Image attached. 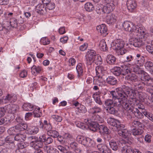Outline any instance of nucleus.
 I'll return each mask as SVG.
<instances>
[{"instance_id": "obj_31", "label": "nucleus", "mask_w": 153, "mask_h": 153, "mask_svg": "<svg viewBox=\"0 0 153 153\" xmlns=\"http://www.w3.org/2000/svg\"><path fill=\"white\" fill-rule=\"evenodd\" d=\"M95 70L97 75L99 74H101L102 75H104V73L106 70V68L102 66H98L96 68Z\"/></svg>"}, {"instance_id": "obj_21", "label": "nucleus", "mask_w": 153, "mask_h": 153, "mask_svg": "<svg viewBox=\"0 0 153 153\" xmlns=\"http://www.w3.org/2000/svg\"><path fill=\"white\" fill-rule=\"evenodd\" d=\"M27 133L30 135L36 134L39 130L38 127L35 126H27Z\"/></svg>"}, {"instance_id": "obj_39", "label": "nucleus", "mask_w": 153, "mask_h": 153, "mask_svg": "<svg viewBox=\"0 0 153 153\" xmlns=\"http://www.w3.org/2000/svg\"><path fill=\"white\" fill-rule=\"evenodd\" d=\"M33 106L31 104L26 103L24 104L22 106L23 109L25 111H32L33 108Z\"/></svg>"}, {"instance_id": "obj_42", "label": "nucleus", "mask_w": 153, "mask_h": 153, "mask_svg": "<svg viewBox=\"0 0 153 153\" xmlns=\"http://www.w3.org/2000/svg\"><path fill=\"white\" fill-rule=\"evenodd\" d=\"M62 138L67 140L68 143H69V141H73L74 140L73 137L68 133H65L63 135Z\"/></svg>"}, {"instance_id": "obj_36", "label": "nucleus", "mask_w": 153, "mask_h": 153, "mask_svg": "<svg viewBox=\"0 0 153 153\" xmlns=\"http://www.w3.org/2000/svg\"><path fill=\"white\" fill-rule=\"evenodd\" d=\"M108 113L112 114L114 115L117 113V110L116 107L114 106L112 107H110L106 109Z\"/></svg>"}, {"instance_id": "obj_32", "label": "nucleus", "mask_w": 153, "mask_h": 153, "mask_svg": "<svg viewBox=\"0 0 153 153\" xmlns=\"http://www.w3.org/2000/svg\"><path fill=\"white\" fill-rule=\"evenodd\" d=\"M106 61L108 64L110 65L114 64L116 61V58L113 55H109L107 56Z\"/></svg>"}, {"instance_id": "obj_10", "label": "nucleus", "mask_w": 153, "mask_h": 153, "mask_svg": "<svg viewBox=\"0 0 153 153\" xmlns=\"http://www.w3.org/2000/svg\"><path fill=\"white\" fill-rule=\"evenodd\" d=\"M126 145L123 146L122 149V153H133L134 149L133 148L127 144H130L131 143V141H127L125 142Z\"/></svg>"}, {"instance_id": "obj_7", "label": "nucleus", "mask_w": 153, "mask_h": 153, "mask_svg": "<svg viewBox=\"0 0 153 153\" xmlns=\"http://www.w3.org/2000/svg\"><path fill=\"white\" fill-rule=\"evenodd\" d=\"M144 34L143 37L140 38L138 36L134 35V38L131 39L130 42V44L133 45L135 47H140L144 43L142 39H144L145 37V32L144 31Z\"/></svg>"}, {"instance_id": "obj_57", "label": "nucleus", "mask_w": 153, "mask_h": 153, "mask_svg": "<svg viewBox=\"0 0 153 153\" xmlns=\"http://www.w3.org/2000/svg\"><path fill=\"white\" fill-rule=\"evenodd\" d=\"M48 153H59V152L56 149L52 147L48 148L47 151Z\"/></svg>"}, {"instance_id": "obj_30", "label": "nucleus", "mask_w": 153, "mask_h": 153, "mask_svg": "<svg viewBox=\"0 0 153 153\" xmlns=\"http://www.w3.org/2000/svg\"><path fill=\"white\" fill-rule=\"evenodd\" d=\"M99 47L100 49L104 51H107L108 49L105 41L104 39H102L100 42Z\"/></svg>"}, {"instance_id": "obj_13", "label": "nucleus", "mask_w": 153, "mask_h": 153, "mask_svg": "<svg viewBox=\"0 0 153 153\" xmlns=\"http://www.w3.org/2000/svg\"><path fill=\"white\" fill-rule=\"evenodd\" d=\"M17 100V97L15 94H7L4 99L5 103L15 102Z\"/></svg>"}, {"instance_id": "obj_49", "label": "nucleus", "mask_w": 153, "mask_h": 153, "mask_svg": "<svg viewBox=\"0 0 153 153\" xmlns=\"http://www.w3.org/2000/svg\"><path fill=\"white\" fill-rule=\"evenodd\" d=\"M110 147L114 150L116 151L118 149V146L116 142L112 140L109 142Z\"/></svg>"}, {"instance_id": "obj_55", "label": "nucleus", "mask_w": 153, "mask_h": 153, "mask_svg": "<svg viewBox=\"0 0 153 153\" xmlns=\"http://www.w3.org/2000/svg\"><path fill=\"white\" fill-rule=\"evenodd\" d=\"M14 137L10 135L7 136L5 139V141L7 144H9L13 142Z\"/></svg>"}, {"instance_id": "obj_64", "label": "nucleus", "mask_w": 153, "mask_h": 153, "mask_svg": "<svg viewBox=\"0 0 153 153\" xmlns=\"http://www.w3.org/2000/svg\"><path fill=\"white\" fill-rule=\"evenodd\" d=\"M16 132V129H15V127L10 128L8 130V133L11 135L15 134V132Z\"/></svg>"}, {"instance_id": "obj_56", "label": "nucleus", "mask_w": 153, "mask_h": 153, "mask_svg": "<svg viewBox=\"0 0 153 153\" xmlns=\"http://www.w3.org/2000/svg\"><path fill=\"white\" fill-rule=\"evenodd\" d=\"M52 117L55 121L59 122H60L62 119V117L56 115H52Z\"/></svg>"}, {"instance_id": "obj_18", "label": "nucleus", "mask_w": 153, "mask_h": 153, "mask_svg": "<svg viewBox=\"0 0 153 153\" xmlns=\"http://www.w3.org/2000/svg\"><path fill=\"white\" fill-rule=\"evenodd\" d=\"M7 109L8 113L14 114L18 110L19 107L16 105L9 104L7 106Z\"/></svg>"}, {"instance_id": "obj_23", "label": "nucleus", "mask_w": 153, "mask_h": 153, "mask_svg": "<svg viewBox=\"0 0 153 153\" xmlns=\"http://www.w3.org/2000/svg\"><path fill=\"white\" fill-rule=\"evenodd\" d=\"M134 85L136 89L141 90L144 88L145 84L144 82L138 80L134 82Z\"/></svg>"}, {"instance_id": "obj_38", "label": "nucleus", "mask_w": 153, "mask_h": 153, "mask_svg": "<svg viewBox=\"0 0 153 153\" xmlns=\"http://www.w3.org/2000/svg\"><path fill=\"white\" fill-rule=\"evenodd\" d=\"M105 108L107 109L110 107H112L114 106L113 100L107 99L105 100Z\"/></svg>"}, {"instance_id": "obj_52", "label": "nucleus", "mask_w": 153, "mask_h": 153, "mask_svg": "<svg viewBox=\"0 0 153 153\" xmlns=\"http://www.w3.org/2000/svg\"><path fill=\"white\" fill-rule=\"evenodd\" d=\"M50 42V40L46 37H42L40 40L41 43L44 45H48Z\"/></svg>"}, {"instance_id": "obj_63", "label": "nucleus", "mask_w": 153, "mask_h": 153, "mask_svg": "<svg viewBox=\"0 0 153 153\" xmlns=\"http://www.w3.org/2000/svg\"><path fill=\"white\" fill-rule=\"evenodd\" d=\"M57 148L63 153H65V152H67V150L66 149L62 146H58Z\"/></svg>"}, {"instance_id": "obj_40", "label": "nucleus", "mask_w": 153, "mask_h": 153, "mask_svg": "<svg viewBox=\"0 0 153 153\" xmlns=\"http://www.w3.org/2000/svg\"><path fill=\"white\" fill-rule=\"evenodd\" d=\"M31 72L33 74L37 73H39L42 70V68L40 66H36L34 65L31 68Z\"/></svg>"}, {"instance_id": "obj_61", "label": "nucleus", "mask_w": 153, "mask_h": 153, "mask_svg": "<svg viewBox=\"0 0 153 153\" xmlns=\"http://www.w3.org/2000/svg\"><path fill=\"white\" fill-rule=\"evenodd\" d=\"M20 143L18 145L19 149H22L26 147L28 145V144L27 143Z\"/></svg>"}, {"instance_id": "obj_27", "label": "nucleus", "mask_w": 153, "mask_h": 153, "mask_svg": "<svg viewBox=\"0 0 153 153\" xmlns=\"http://www.w3.org/2000/svg\"><path fill=\"white\" fill-rule=\"evenodd\" d=\"M125 78L128 80L133 81L134 82L138 80H137L138 77L134 74L130 73L125 76Z\"/></svg>"}, {"instance_id": "obj_8", "label": "nucleus", "mask_w": 153, "mask_h": 153, "mask_svg": "<svg viewBox=\"0 0 153 153\" xmlns=\"http://www.w3.org/2000/svg\"><path fill=\"white\" fill-rule=\"evenodd\" d=\"M107 122L108 124L113 126L116 131L120 128H121L124 127V125L121 124L119 120L113 118H108L107 120Z\"/></svg>"}, {"instance_id": "obj_2", "label": "nucleus", "mask_w": 153, "mask_h": 153, "mask_svg": "<svg viewBox=\"0 0 153 153\" xmlns=\"http://www.w3.org/2000/svg\"><path fill=\"white\" fill-rule=\"evenodd\" d=\"M126 98L122 97H118L113 100L114 104L116 107H119L122 106L126 111L129 106L130 103L129 101L127 100V97L129 96L128 94L126 93Z\"/></svg>"}, {"instance_id": "obj_26", "label": "nucleus", "mask_w": 153, "mask_h": 153, "mask_svg": "<svg viewBox=\"0 0 153 153\" xmlns=\"http://www.w3.org/2000/svg\"><path fill=\"white\" fill-rule=\"evenodd\" d=\"M106 82L109 84L114 85L116 84L117 81L114 77L110 76L106 78Z\"/></svg>"}, {"instance_id": "obj_15", "label": "nucleus", "mask_w": 153, "mask_h": 153, "mask_svg": "<svg viewBox=\"0 0 153 153\" xmlns=\"http://www.w3.org/2000/svg\"><path fill=\"white\" fill-rule=\"evenodd\" d=\"M30 146L33 148L35 150L39 149L42 148L43 145V143L39 140L32 141L30 143Z\"/></svg>"}, {"instance_id": "obj_24", "label": "nucleus", "mask_w": 153, "mask_h": 153, "mask_svg": "<svg viewBox=\"0 0 153 153\" xmlns=\"http://www.w3.org/2000/svg\"><path fill=\"white\" fill-rule=\"evenodd\" d=\"M132 126L135 128L144 129V125L140 121L134 120L131 123Z\"/></svg>"}, {"instance_id": "obj_44", "label": "nucleus", "mask_w": 153, "mask_h": 153, "mask_svg": "<svg viewBox=\"0 0 153 153\" xmlns=\"http://www.w3.org/2000/svg\"><path fill=\"white\" fill-rule=\"evenodd\" d=\"M48 134L54 138L58 137L59 136V133L56 130H51L47 133Z\"/></svg>"}, {"instance_id": "obj_59", "label": "nucleus", "mask_w": 153, "mask_h": 153, "mask_svg": "<svg viewBox=\"0 0 153 153\" xmlns=\"http://www.w3.org/2000/svg\"><path fill=\"white\" fill-rule=\"evenodd\" d=\"M94 9V6L91 3H87V11L90 12Z\"/></svg>"}, {"instance_id": "obj_29", "label": "nucleus", "mask_w": 153, "mask_h": 153, "mask_svg": "<svg viewBox=\"0 0 153 153\" xmlns=\"http://www.w3.org/2000/svg\"><path fill=\"white\" fill-rule=\"evenodd\" d=\"M26 138V135L22 134H17L14 137L15 140L21 142L23 141Z\"/></svg>"}, {"instance_id": "obj_34", "label": "nucleus", "mask_w": 153, "mask_h": 153, "mask_svg": "<svg viewBox=\"0 0 153 153\" xmlns=\"http://www.w3.org/2000/svg\"><path fill=\"white\" fill-rule=\"evenodd\" d=\"M101 111V109L100 107L97 106L92 107V108H90L88 109V112L91 114H93L97 113L100 112Z\"/></svg>"}, {"instance_id": "obj_47", "label": "nucleus", "mask_w": 153, "mask_h": 153, "mask_svg": "<svg viewBox=\"0 0 153 153\" xmlns=\"http://www.w3.org/2000/svg\"><path fill=\"white\" fill-rule=\"evenodd\" d=\"M44 8L42 5L41 4H38L36 7V10L37 13H40L43 14V9Z\"/></svg>"}, {"instance_id": "obj_43", "label": "nucleus", "mask_w": 153, "mask_h": 153, "mask_svg": "<svg viewBox=\"0 0 153 153\" xmlns=\"http://www.w3.org/2000/svg\"><path fill=\"white\" fill-rule=\"evenodd\" d=\"M82 66V65L81 63L78 64L76 66V69L78 74V76L81 75L83 73V69Z\"/></svg>"}, {"instance_id": "obj_22", "label": "nucleus", "mask_w": 153, "mask_h": 153, "mask_svg": "<svg viewBox=\"0 0 153 153\" xmlns=\"http://www.w3.org/2000/svg\"><path fill=\"white\" fill-rule=\"evenodd\" d=\"M116 18L114 14H111L107 16L106 21L108 24H113L116 22Z\"/></svg>"}, {"instance_id": "obj_17", "label": "nucleus", "mask_w": 153, "mask_h": 153, "mask_svg": "<svg viewBox=\"0 0 153 153\" xmlns=\"http://www.w3.org/2000/svg\"><path fill=\"white\" fill-rule=\"evenodd\" d=\"M97 30L103 36H105L108 34L107 33V27L105 24H102L98 25L97 27Z\"/></svg>"}, {"instance_id": "obj_11", "label": "nucleus", "mask_w": 153, "mask_h": 153, "mask_svg": "<svg viewBox=\"0 0 153 153\" xmlns=\"http://www.w3.org/2000/svg\"><path fill=\"white\" fill-rule=\"evenodd\" d=\"M87 126L88 129L94 132L96 131L99 126L98 123L94 121H90L87 123Z\"/></svg>"}, {"instance_id": "obj_12", "label": "nucleus", "mask_w": 153, "mask_h": 153, "mask_svg": "<svg viewBox=\"0 0 153 153\" xmlns=\"http://www.w3.org/2000/svg\"><path fill=\"white\" fill-rule=\"evenodd\" d=\"M97 147L99 151L102 153H111V150L105 145L103 144H98Z\"/></svg>"}, {"instance_id": "obj_16", "label": "nucleus", "mask_w": 153, "mask_h": 153, "mask_svg": "<svg viewBox=\"0 0 153 153\" xmlns=\"http://www.w3.org/2000/svg\"><path fill=\"white\" fill-rule=\"evenodd\" d=\"M114 7V5L112 3H108L103 8V13L107 14L109 13L113 10Z\"/></svg>"}, {"instance_id": "obj_46", "label": "nucleus", "mask_w": 153, "mask_h": 153, "mask_svg": "<svg viewBox=\"0 0 153 153\" xmlns=\"http://www.w3.org/2000/svg\"><path fill=\"white\" fill-rule=\"evenodd\" d=\"M131 66L130 64H128V67H125L123 69H122V73L121 74L123 75H126L127 74H128V73H130L131 72V71L130 69H129L128 67H130Z\"/></svg>"}, {"instance_id": "obj_41", "label": "nucleus", "mask_w": 153, "mask_h": 153, "mask_svg": "<svg viewBox=\"0 0 153 153\" xmlns=\"http://www.w3.org/2000/svg\"><path fill=\"white\" fill-rule=\"evenodd\" d=\"M94 62L97 65H100L102 63V59L100 55L97 54L94 57Z\"/></svg>"}, {"instance_id": "obj_45", "label": "nucleus", "mask_w": 153, "mask_h": 153, "mask_svg": "<svg viewBox=\"0 0 153 153\" xmlns=\"http://www.w3.org/2000/svg\"><path fill=\"white\" fill-rule=\"evenodd\" d=\"M87 103L88 105L87 107L88 109L93 106L94 102H92V97L88 96L87 98Z\"/></svg>"}, {"instance_id": "obj_28", "label": "nucleus", "mask_w": 153, "mask_h": 153, "mask_svg": "<svg viewBox=\"0 0 153 153\" xmlns=\"http://www.w3.org/2000/svg\"><path fill=\"white\" fill-rule=\"evenodd\" d=\"M99 129L100 133L109 134L110 132V130L107 127L104 125H101L99 126Z\"/></svg>"}, {"instance_id": "obj_25", "label": "nucleus", "mask_w": 153, "mask_h": 153, "mask_svg": "<svg viewBox=\"0 0 153 153\" xmlns=\"http://www.w3.org/2000/svg\"><path fill=\"white\" fill-rule=\"evenodd\" d=\"M145 68L151 73H153V62L150 61H146L144 64Z\"/></svg>"}, {"instance_id": "obj_60", "label": "nucleus", "mask_w": 153, "mask_h": 153, "mask_svg": "<svg viewBox=\"0 0 153 153\" xmlns=\"http://www.w3.org/2000/svg\"><path fill=\"white\" fill-rule=\"evenodd\" d=\"M133 57L132 56L129 55L128 56H125L124 58L122 59V60L124 62H129L133 59Z\"/></svg>"}, {"instance_id": "obj_9", "label": "nucleus", "mask_w": 153, "mask_h": 153, "mask_svg": "<svg viewBox=\"0 0 153 153\" xmlns=\"http://www.w3.org/2000/svg\"><path fill=\"white\" fill-rule=\"evenodd\" d=\"M125 42L123 41L120 39H117L111 43V46L113 49L116 51L123 48Z\"/></svg>"}, {"instance_id": "obj_62", "label": "nucleus", "mask_w": 153, "mask_h": 153, "mask_svg": "<svg viewBox=\"0 0 153 153\" xmlns=\"http://www.w3.org/2000/svg\"><path fill=\"white\" fill-rule=\"evenodd\" d=\"M55 7V4L53 3H50L47 4V8L49 10H52Z\"/></svg>"}, {"instance_id": "obj_1", "label": "nucleus", "mask_w": 153, "mask_h": 153, "mask_svg": "<svg viewBox=\"0 0 153 153\" xmlns=\"http://www.w3.org/2000/svg\"><path fill=\"white\" fill-rule=\"evenodd\" d=\"M116 91H112L110 92V94L112 96V99L117 98L118 97H122L126 98V93L128 94L130 98L134 99L135 98L136 93L135 90H133L131 88L125 85H122V88H117Z\"/></svg>"}, {"instance_id": "obj_5", "label": "nucleus", "mask_w": 153, "mask_h": 153, "mask_svg": "<svg viewBox=\"0 0 153 153\" xmlns=\"http://www.w3.org/2000/svg\"><path fill=\"white\" fill-rule=\"evenodd\" d=\"M130 27L128 31L130 32L133 35L138 36L140 38L143 37L144 34V31H145L144 28L143 27H137L135 25L131 22Z\"/></svg>"}, {"instance_id": "obj_4", "label": "nucleus", "mask_w": 153, "mask_h": 153, "mask_svg": "<svg viewBox=\"0 0 153 153\" xmlns=\"http://www.w3.org/2000/svg\"><path fill=\"white\" fill-rule=\"evenodd\" d=\"M126 116L128 119H131L132 116L134 115L136 117L139 119H142L143 117L142 111L141 112L137 108H135L131 104L127 110Z\"/></svg>"}, {"instance_id": "obj_6", "label": "nucleus", "mask_w": 153, "mask_h": 153, "mask_svg": "<svg viewBox=\"0 0 153 153\" xmlns=\"http://www.w3.org/2000/svg\"><path fill=\"white\" fill-rule=\"evenodd\" d=\"M10 24L8 23L7 25L5 24H0V31H3L4 33H7L10 30L11 26L16 27L18 25L17 19L13 18H11L10 19Z\"/></svg>"}, {"instance_id": "obj_48", "label": "nucleus", "mask_w": 153, "mask_h": 153, "mask_svg": "<svg viewBox=\"0 0 153 153\" xmlns=\"http://www.w3.org/2000/svg\"><path fill=\"white\" fill-rule=\"evenodd\" d=\"M142 113L143 115H144L150 120L153 122V116L152 114L146 111V110L142 111Z\"/></svg>"}, {"instance_id": "obj_19", "label": "nucleus", "mask_w": 153, "mask_h": 153, "mask_svg": "<svg viewBox=\"0 0 153 153\" xmlns=\"http://www.w3.org/2000/svg\"><path fill=\"white\" fill-rule=\"evenodd\" d=\"M14 127L16 132H18L23 131L27 129V123L21 122L16 125Z\"/></svg>"}, {"instance_id": "obj_54", "label": "nucleus", "mask_w": 153, "mask_h": 153, "mask_svg": "<svg viewBox=\"0 0 153 153\" xmlns=\"http://www.w3.org/2000/svg\"><path fill=\"white\" fill-rule=\"evenodd\" d=\"M131 23V22L128 21H126L124 22L123 24V26L125 30L128 31Z\"/></svg>"}, {"instance_id": "obj_51", "label": "nucleus", "mask_w": 153, "mask_h": 153, "mask_svg": "<svg viewBox=\"0 0 153 153\" xmlns=\"http://www.w3.org/2000/svg\"><path fill=\"white\" fill-rule=\"evenodd\" d=\"M136 62L138 65L140 66H143L145 64V59L144 56H141V58L136 60Z\"/></svg>"}, {"instance_id": "obj_37", "label": "nucleus", "mask_w": 153, "mask_h": 153, "mask_svg": "<svg viewBox=\"0 0 153 153\" xmlns=\"http://www.w3.org/2000/svg\"><path fill=\"white\" fill-rule=\"evenodd\" d=\"M144 132V129L137 128H134L132 130V133L134 136L141 135Z\"/></svg>"}, {"instance_id": "obj_3", "label": "nucleus", "mask_w": 153, "mask_h": 153, "mask_svg": "<svg viewBox=\"0 0 153 153\" xmlns=\"http://www.w3.org/2000/svg\"><path fill=\"white\" fill-rule=\"evenodd\" d=\"M93 46V45H91L90 46V45L87 44V48H88V51L87 52V66H88V68L89 72L91 70L92 67L91 65L94 62V57L97 55L96 52L94 50L91 49V47Z\"/></svg>"}, {"instance_id": "obj_58", "label": "nucleus", "mask_w": 153, "mask_h": 153, "mask_svg": "<svg viewBox=\"0 0 153 153\" xmlns=\"http://www.w3.org/2000/svg\"><path fill=\"white\" fill-rule=\"evenodd\" d=\"M96 11L98 14H101L103 13L102 7H101L100 4H97L96 6Z\"/></svg>"}, {"instance_id": "obj_14", "label": "nucleus", "mask_w": 153, "mask_h": 153, "mask_svg": "<svg viewBox=\"0 0 153 153\" xmlns=\"http://www.w3.org/2000/svg\"><path fill=\"white\" fill-rule=\"evenodd\" d=\"M126 4L128 9L131 12L135 9L137 7V4L135 0H128Z\"/></svg>"}, {"instance_id": "obj_20", "label": "nucleus", "mask_w": 153, "mask_h": 153, "mask_svg": "<svg viewBox=\"0 0 153 153\" xmlns=\"http://www.w3.org/2000/svg\"><path fill=\"white\" fill-rule=\"evenodd\" d=\"M125 126L122 128H120L117 131L119 135L122 137L125 138H127L129 135V134L127 130L124 128Z\"/></svg>"}, {"instance_id": "obj_50", "label": "nucleus", "mask_w": 153, "mask_h": 153, "mask_svg": "<svg viewBox=\"0 0 153 153\" xmlns=\"http://www.w3.org/2000/svg\"><path fill=\"white\" fill-rule=\"evenodd\" d=\"M37 110L35 109V110L33 112V114L34 115V117H39L42 116V113L40 111V108H38Z\"/></svg>"}, {"instance_id": "obj_35", "label": "nucleus", "mask_w": 153, "mask_h": 153, "mask_svg": "<svg viewBox=\"0 0 153 153\" xmlns=\"http://www.w3.org/2000/svg\"><path fill=\"white\" fill-rule=\"evenodd\" d=\"M70 147L76 153H80V150L77 147V144L74 141L73 142L70 143Z\"/></svg>"}, {"instance_id": "obj_53", "label": "nucleus", "mask_w": 153, "mask_h": 153, "mask_svg": "<svg viewBox=\"0 0 153 153\" xmlns=\"http://www.w3.org/2000/svg\"><path fill=\"white\" fill-rule=\"evenodd\" d=\"M116 53L118 55H122L127 52V50L123 48L121 49H118L116 51Z\"/></svg>"}, {"instance_id": "obj_33", "label": "nucleus", "mask_w": 153, "mask_h": 153, "mask_svg": "<svg viewBox=\"0 0 153 153\" xmlns=\"http://www.w3.org/2000/svg\"><path fill=\"white\" fill-rule=\"evenodd\" d=\"M112 72L116 76H119L122 73V69L119 67H115L112 69Z\"/></svg>"}]
</instances>
